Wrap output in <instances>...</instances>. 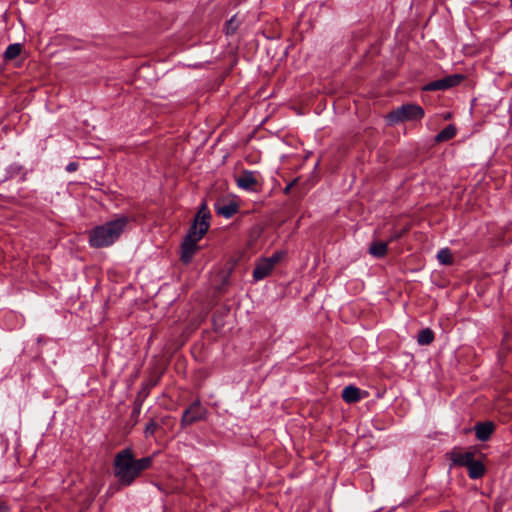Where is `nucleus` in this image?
Segmentation results:
<instances>
[{"label": "nucleus", "instance_id": "9b49d317", "mask_svg": "<svg viewBox=\"0 0 512 512\" xmlns=\"http://www.w3.org/2000/svg\"><path fill=\"white\" fill-rule=\"evenodd\" d=\"M474 461L475 460H474L473 452H464V453L455 452V453H453V463L454 464L468 467Z\"/></svg>", "mask_w": 512, "mask_h": 512}, {"label": "nucleus", "instance_id": "423d86ee", "mask_svg": "<svg viewBox=\"0 0 512 512\" xmlns=\"http://www.w3.org/2000/svg\"><path fill=\"white\" fill-rule=\"evenodd\" d=\"M206 410L201 404L196 401L187 408L182 416L181 424L183 426L191 425L192 423L204 419Z\"/></svg>", "mask_w": 512, "mask_h": 512}, {"label": "nucleus", "instance_id": "f8f14e48", "mask_svg": "<svg viewBox=\"0 0 512 512\" xmlns=\"http://www.w3.org/2000/svg\"><path fill=\"white\" fill-rule=\"evenodd\" d=\"M469 477L472 479H478L484 475L485 467L482 462L474 461L468 467Z\"/></svg>", "mask_w": 512, "mask_h": 512}, {"label": "nucleus", "instance_id": "6ab92c4d", "mask_svg": "<svg viewBox=\"0 0 512 512\" xmlns=\"http://www.w3.org/2000/svg\"><path fill=\"white\" fill-rule=\"evenodd\" d=\"M157 428H158V424L154 420H151L149 423H147V425L145 427V430H144L145 436L146 437L152 436L155 433V431L157 430Z\"/></svg>", "mask_w": 512, "mask_h": 512}, {"label": "nucleus", "instance_id": "aec40b11", "mask_svg": "<svg viewBox=\"0 0 512 512\" xmlns=\"http://www.w3.org/2000/svg\"><path fill=\"white\" fill-rule=\"evenodd\" d=\"M238 28V21L235 17L231 18L227 23V33H234Z\"/></svg>", "mask_w": 512, "mask_h": 512}, {"label": "nucleus", "instance_id": "1a4fd4ad", "mask_svg": "<svg viewBox=\"0 0 512 512\" xmlns=\"http://www.w3.org/2000/svg\"><path fill=\"white\" fill-rule=\"evenodd\" d=\"M495 429L492 422L478 423L475 426L476 437L480 441H487Z\"/></svg>", "mask_w": 512, "mask_h": 512}, {"label": "nucleus", "instance_id": "9d476101", "mask_svg": "<svg viewBox=\"0 0 512 512\" xmlns=\"http://www.w3.org/2000/svg\"><path fill=\"white\" fill-rule=\"evenodd\" d=\"M342 398L347 403H354L361 399V391L355 386H347L342 391Z\"/></svg>", "mask_w": 512, "mask_h": 512}, {"label": "nucleus", "instance_id": "7ed1b4c3", "mask_svg": "<svg viewBox=\"0 0 512 512\" xmlns=\"http://www.w3.org/2000/svg\"><path fill=\"white\" fill-rule=\"evenodd\" d=\"M129 219L120 216L92 229L89 234V243L92 247L101 248L112 245L125 231Z\"/></svg>", "mask_w": 512, "mask_h": 512}, {"label": "nucleus", "instance_id": "ddd939ff", "mask_svg": "<svg viewBox=\"0 0 512 512\" xmlns=\"http://www.w3.org/2000/svg\"><path fill=\"white\" fill-rule=\"evenodd\" d=\"M369 252L374 257H383L387 252V243L383 241H375L370 245Z\"/></svg>", "mask_w": 512, "mask_h": 512}, {"label": "nucleus", "instance_id": "2eb2a0df", "mask_svg": "<svg viewBox=\"0 0 512 512\" xmlns=\"http://www.w3.org/2000/svg\"><path fill=\"white\" fill-rule=\"evenodd\" d=\"M434 339V334L430 329H423L420 331L417 341L420 345H428Z\"/></svg>", "mask_w": 512, "mask_h": 512}, {"label": "nucleus", "instance_id": "0eeeda50", "mask_svg": "<svg viewBox=\"0 0 512 512\" xmlns=\"http://www.w3.org/2000/svg\"><path fill=\"white\" fill-rule=\"evenodd\" d=\"M463 79V76L460 74H454L447 76L445 78L433 81L427 84L424 87V90L433 91V90H445L451 88L457 84H459Z\"/></svg>", "mask_w": 512, "mask_h": 512}, {"label": "nucleus", "instance_id": "dca6fc26", "mask_svg": "<svg viewBox=\"0 0 512 512\" xmlns=\"http://www.w3.org/2000/svg\"><path fill=\"white\" fill-rule=\"evenodd\" d=\"M22 46L19 43L11 44L7 47L5 51V59L12 60L15 59L21 53Z\"/></svg>", "mask_w": 512, "mask_h": 512}, {"label": "nucleus", "instance_id": "20e7f679", "mask_svg": "<svg viewBox=\"0 0 512 512\" xmlns=\"http://www.w3.org/2000/svg\"><path fill=\"white\" fill-rule=\"evenodd\" d=\"M424 116V110L415 104H406L387 115V121L390 124L403 121H412L421 119Z\"/></svg>", "mask_w": 512, "mask_h": 512}, {"label": "nucleus", "instance_id": "5701e85b", "mask_svg": "<svg viewBox=\"0 0 512 512\" xmlns=\"http://www.w3.org/2000/svg\"><path fill=\"white\" fill-rule=\"evenodd\" d=\"M0 512H6V508L4 506H0Z\"/></svg>", "mask_w": 512, "mask_h": 512}, {"label": "nucleus", "instance_id": "f257e3e1", "mask_svg": "<svg viewBox=\"0 0 512 512\" xmlns=\"http://www.w3.org/2000/svg\"><path fill=\"white\" fill-rule=\"evenodd\" d=\"M151 464V457L135 459L130 449H124L115 456L114 475L121 485L129 486Z\"/></svg>", "mask_w": 512, "mask_h": 512}, {"label": "nucleus", "instance_id": "f3484780", "mask_svg": "<svg viewBox=\"0 0 512 512\" xmlns=\"http://www.w3.org/2000/svg\"><path fill=\"white\" fill-rule=\"evenodd\" d=\"M216 211L219 215H222L226 218H230L233 216L237 211V206L234 204L224 205V206H217Z\"/></svg>", "mask_w": 512, "mask_h": 512}, {"label": "nucleus", "instance_id": "39448f33", "mask_svg": "<svg viewBox=\"0 0 512 512\" xmlns=\"http://www.w3.org/2000/svg\"><path fill=\"white\" fill-rule=\"evenodd\" d=\"M280 260L279 254H274L270 258H265L261 261H259L253 271V277L255 280H262L265 277H267L271 271L273 270L274 266L278 261Z\"/></svg>", "mask_w": 512, "mask_h": 512}, {"label": "nucleus", "instance_id": "f03ea898", "mask_svg": "<svg viewBox=\"0 0 512 512\" xmlns=\"http://www.w3.org/2000/svg\"><path fill=\"white\" fill-rule=\"evenodd\" d=\"M210 212L205 205H202L198 210L192 226L182 243L181 260L184 263H189L198 250V242L207 233L210 223Z\"/></svg>", "mask_w": 512, "mask_h": 512}, {"label": "nucleus", "instance_id": "4be33fe9", "mask_svg": "<svg viewBox=\"0 0 512 512\" xmlns=\"http://www.w3.org/2000/svg\"><path fill=\"white\" fill-rule=\"evenodd\" d=\"M401 234H402V232L395 233L394 235L391 236L390 240L399 238L401 236Z\"/></svg>", "mask_w": 512, "mask_h": 512}, {"label": "nucleus", "instance_id": "a211bd4d", "mask_svg": "<svg viewBox=\"0 0 512 512\" xmlns=\"http://www.w3.org/2000/svg\"><path fill=\"white\" fill-rule=\"evenodd\" d=\"M437 259L441 264H450L452 262V255L448 249H441L437 253Z\"/></svg>", "mask_w": 512, "mask_h": 512}, {"label": "nucleus", "instance_id": "6e6552de", "mask_svg": "<svg viewBox=\"0 0 512 512\" xmlns=\"http://www.w3.org/2000/svg\"><path fill=\"white\" fill-rule=\"evenodd\" d=\"M237 185L245 190H255L258 180L254 172L244 171L236 177Z\"/></svg>", "mask_w": 512, "mask_h": 512}, {"label": "nucleus", "instance_id": "4468645a", "mask_svg": "<svg viewBox=\"0 0 512 512\" xmlns=\"http://www.w3.org/2000/svg\"><path fill=\"white\" fill-rule=\"evenodd\" d=\"M456 135V127L454 125H448L446 128H444L437 136L435 137V140L437 142H444L451 138H453Z\"/></svg>", "mask_w": 512, "mask_h": 512}, {"label": "nucleus", "instance_id": "412c9836", "mask_svg": "<svg viewBox=\"0 0 512 512\" xmlns=\"http://www.w3.org/2000/svg\"><path fill=\"white\" fill-rule=\"evenodd\" d=\"M77 168H78L77 163L72 162V163H69V164L67 165L66 170H67L68 172H74V171H76V170H77Z\"/></svg>", "mask_w": 512, "mask_h": 512}]
</instances>
